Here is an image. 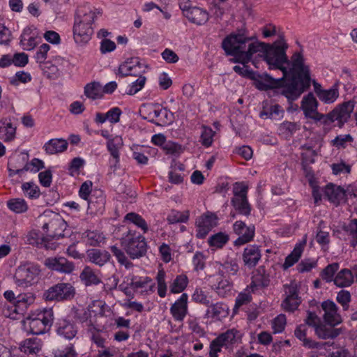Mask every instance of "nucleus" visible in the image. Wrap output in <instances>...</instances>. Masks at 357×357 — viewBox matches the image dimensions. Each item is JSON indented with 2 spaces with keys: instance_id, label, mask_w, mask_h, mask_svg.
I'll use <instances>...</instances> for the list:
<instances>
[{
  "instance_id": "obj_13",
  "label": "nucleus",
  "mask_w": 357,
  "mask_h": 357,
  "mask_svg": "<svg viewBox=\"0 0 357 357\" xmlns=\"http://www.w3.org/2000/svg\"><path fill=\"white\" fill-rule=\"evenodd\" d=\"M269 45L264 43L255 41V43L248 44V48L246 52H242L237 54H227V56H233L234 58L231 59L232 63H241L243 65L248 63L255 54L262 56Z\"/></svg>"
},
{
  "instance_id": "obj_7",
  "label": "nucleus",
  "mask_w": 357,
  "mask_h": 357,
  "mask_svg": "<svg viewBox=\"0 0 357 357\" xmlns=\"http://www.w3.org/2000/svg\"><path fill=\"white\" fill-rule=\"evenodd\" d=\"M144 110L147 114L146 119L157 126H165L174 121V114L158 103L144 105Z\"/></svg>"
},
{
  "instance_id": "obj_48",
  "label": "nucleus",
  "mask_w": 357,
  "mask_h": 357,
  "mask_svg": "<svg viewBox=\"0 0 357 357\" xmlns=\"http://www.w3.org/2000/svg\"><path fill=\"white\" fill-rule=\"evenodd\" d=\"M340 265L334 262L327 265L319 273L320 278L327 283L335 281V273L338 271Z\"/></svg>"
},
{
  "instance_id": "obj_22",
  "label": "nucleus",
  "mask_w": 357,
  "mask_h": 357,
  "mask_svg": "<svg viewBox=\"0 0 357 357\" xmlns=\"http://www.w3.org/2000/svg\"><path fill=\"white\" fill-rule=\"evenodd\" d=\"M106 145L107 149L112 158L109 160L111 167L116 169L120 162V150L123 146V139L121 137L116 135L109 139Z\"/></svg>"
},
{
  "instance_id": "obj_33",
  "label": "nucleus",
  "mask_w": 357,
  "mask_h": 357,
  "mask_svg": "<svg viewBox=\"0 0 357 357\" xmlns=\"http://www.w3.org/2000/svg\"><path fill=\"white\" fill-rule=\"evenodd\" d=\"M68 146V143L66 139L55 138L47 142L43 146V149L46 153L52 155L65 151Z\"/></svg>"
},
{
  "instance_id": "obj_61",
  "label": "nucleus",
  "mask_w": 357,
  "mask_h": 357,
  "mask_svg": "<svg viewBox=\"0 0 357 357\" xmlns=\"http://www.w3.org/2000/svg\"><path fill=\"white\" fill-rule=\"evenodd\" d=\"M110 250L119 264L124 265L126 268H129L132 265V263L129 261L125 252L121 249L116 245H112L110 247Z\"/></svg>"
},
{
  "instance_id": "obj_42",
  "label": "nucleus",
  "mask_w": 357,
  "mask_h": 357,
  "mask_svg": "<svg viewBox=\"0 0 357 357\" xmlns=\"http://www.w3.org/2000/svg\"><path fill=\"white\" fill-rule=\"evenodd\" d=\"M84 93L89 99L92 100L100 99L103 96L102 86L98 82H90L84 86Z\"/></svg>"
},
{
  "instance_id": "obj_57",
  "label": "nucleus",
  "mask_w": 357,
  "mask_h": 357,
  "mask_svg": "<svg viewBox=\"0 0 357 357\" xmlns=\"http://www.w3.org/2000/svg\"><path fill=\"white\" fill-rule=\"evenodd\" d=\"M22 190L25 196L30 199H36L40 195L38 186L33 182H25L22 185Z\"/></svg>"
},
{
  "instance_id": "obj_19",
  "label": "nucleus",
  "mask_w": 357,
  "mask_h": 357,
  "mask_svg": "<svg viewBox=\"0 0 357 357\" xmlns=\"http://www.w3.org/2000/svg\"><path fill=\"white\" fill-rule=\"evenodd\" d=\"M323 192L325 198L335 206L345 202L346 192L340 185L329 183L324 187Z\"/></svg>"
},
{
  "instance_id": "obj_41",
  "label": "nucleus",
  "mask_w": 357,
  "mask_h": 357,
  "mask_svg": "<svg viewBox=\"0 0 357 357\" xmlns=\"http://www.w3.org/2000/svg\"><path fill=\"white\" fill-rule=\"evenodd\" d=\"M187 18L194 24L202 25L208 21V13L206 10L195 6L189 14L187 13Z\"/></svg>"
},
{
  "instance_id": "obj_17",
  "label": "nucleus",
  "mask_w": 357,
  "mask_h": 357,
  "mask_svg": "<svg viewBox=\"0 0 357 357\" xmlns=\"http://www.w3.org/2000/svg\"><path fill=\"white\" fill-rule=\"evenodd\" d=\"M321 306L324 312L323 318L326 324L335 326L342 323V319L338 312V307L333 301H325L322 302Z\"/></svg>"
},
{
  "instance_id": "obj_54",
  "label": "nucleus",
  "mask_w": 357,
  "mask_h": 357,
  "mask_svg": "<svg viewBox=\"0 0 357 357\" xmlns=\"http://www.w3.org/2000/svg\"><path fill=\"white\" fill-rule=\"evenodd\" d=\"M229 241V236L222 232H218L209 237L208 243L211 247L222 248Z\"/></svg>"
},
{
  "instance_id": "obj_53",
  "label": "nucleus",
  "mask_w": 357,
  "mask_h": 357,
  "mask_svg": "<svg viewBox=\"0 0 357 357\" xmlns=\"http://www.w3.org/2000/svg\"><path fill=\"white\" fill-rule=\"evenodd\" d=\"M338 96V89L336 86H333L329 89H324L321 91L318 98L324 103L330 104L334 102Z\"/></svg>"
},
{
  "instance_id": "obj_50",
  "label": "nucleus",
  "mask_w": 357,
  "mask_h": 357,
  "mask_svg": "<svg viewBox=\"0 0 357 357\" xmlns=\"http://www.w3.org/2000/svg\"><path fill=\"white\" fill-rule=\"evenodd\" d=\"M124 220L128 221L136 225L138 228L142 230L144 234H146L149 230V227L146 220L140 215L136 213L131 212L127 213L124 217Z\"/></svg>"
},
{
  "instance_id": "obj_39",
  "label": "nucleus",
  "mask_w": 357,
  "mask_h": 357,
  "mask_svg": "<svg viewBox=\"0 0 357 357\" xmlns=\"http://www.w3.org/2000/svg\"><path fill=\"white\" fill-rule=\"evenodd\" d=\"M343 230L349 245L356 248L357 246V218L351 219L347 224L344 225Z\"/></svg>"
},
{
  "instance_id": "obj_10",
  "label": "nucleus",
  "mask_w": 357,
  "mask_h": 357,
  "mask_svg": "<svg viewBox=\"0 0 357 357\" xmlns=\"http://www.w3.org/2000/svg\"><path fill=\"white\" fill-rule=\"evenodd\" d=\"M283 290L284 299L281 307L286 312H293L298 308L302 302L298 287L295 282H291L283 285Z\"/></svg>"
},
{
  "instance_id": "obj_4",
  "label": "nucleus",
  "mask_w": 357,
  "mask_h": 357,
  "mask_svg": "<svg viewBox=\"0 0 357 357\" xmlns=\"http://www.w3.org/2000/svg\"><path fill=\"white\" fill-rule=\"evenodd\" d=\"M41 273L40 265L25 261L19 265L15 269L13 279L15 284L20 287L27 288L36 284Z\"/></svg>"
},
{
  "instance_id": "obj_35",
  "label": "nucleus",
  "mask_w": 357,
  "mask_h": 357,
  "mask_svg": "<svg viewBox=\"0 0 357 357\" xmlns=\"http://www.w3.org/2000/svg\"><path fill=\"white\" fill-rule=\"evenodd\" d=\"M79 278L86 286L97 285L101 282V278L98 271L89 266H85L80 273Z\"/></svg>"
},
{
  "instance_id": "obj_62",
  "label": "nucleus",
  "mask_w": 357,
  "mask_h": 357,
  "mask_svg": "<svg viewBox=\"0 0 357 357\" xmlns=\"http://www.w3.org/2000/svg\"><path fill=\"white\" fill-rule=\"evenodd\" d=\"M194 271L199 272L205 268L206 257L203 252L197 251L192 259Z\"/></svg>"
},
{
  "instance_id": "obj_3",
  "label": "nucleus",
  "mask_w": 357,
  "mask_h": 357,
  "mask_svg": "<svg viewBox=\"0 0 357 357\" xmlns=\"http://www.w3.org/2000/svg\"><path fill=\"white\" fill-rule=\"evenodd\" d=\"M142 71V66L138 57L128 59L119 66L117 75L121 77L139 75L135 82L128 85L127 94L135 95L144 86L146 78L140 75Z\"/></svg>"
},
{
  "instance_id": "obj_9",
  "label": "nucleus",
  "mask_w": 357,
  "mask_h": 357,
  "mask_svg": "<svg viewBox=\"0 0 357 357\" xmlns=\"http://www.w3.org/2000/svg\"><path fill=\"white\" fill-rule=\"evenodd\" d=\"M61 224L59 220H51L47 223H45L43 226V230L47 233L45 236H43L40 242H36V244L40 248H45L46 250H54L57 248L60 243L57 241L61 238H63V234L57 233L56 230L57 227Z\"/></svg>"
},
{
  "instance_id": "obj_24",
  "label": "nucleus",
  "mask_w": 357,
  "mask_h": 357,
  "mask_svg": "<svg viewBox=\"0 0 357 357\" xmlns=\"http://www.w3.org/2000/svg\"><path fill=\"white\" fill-rule=\"evenodd\" d=\"M318 105V101L313 93H309L303 96L301 100V109L307 119H313L319 113Z\"/></svg>"
},
{
  "instance_id": "obj_38",
  "label": "nucleus",
  "mask_w": 357,
  "mask_h": 357,
  "mask_svg": "<svg viewBox=\"0 0 357 357\" xmlns=\"http://www.w3.org/2000/svg\"><path fill=\"white\" fill-rule=\"evenodd\" d=\"M33 301L34 298L31 294H20L17 297L16 304L9 306V308L16 314H22Z\"/></svg>"
},
{
  "instance_id": "obj_28",
  "label": "nucleus",
  "mask_w": 357,
  "mask_h": 357,
  "mask_svg": "<svg viewBox=\"0 0 357 357\" xmlns=\"http://www.w3.org/2000/svg\"><path fill=\"white\" fill-rule=\"evenodd\" d=\"M130 284L135 290L142 289V294H145L146 295L153 293L155 291V282L148 276H134L132 278Z\"/></svg>"
},
{
  "instance_id": "obj_47",
  "label": "nucleus",
  "mask_w": 357,
  "mask_h": 357,
  "mask_svg": "<svg viewBox=\"0 0 357 357\" xmlns=\"http://www.w3.org/2000/svg\"><path fill=\"white\" fill-rule=\"evenodd\" d=\"M284 109L283 108L278 105H273L271 106L268 109H264L260 112V117L263 119H272L278 120L283 117L284 115Z\"/></svg>"
},
{
  "instance_id": "obj_21",
  "label": "nucleus",
  "mask_w": 357,
  "mask_h": 357,
  "mask_svg": "<svg viewBox=\"0 0 357 357\" xmlns=\"http://www.w3.org/2000/svg\"><path fill=\"white\" fill-rule=\"evenodd\" d=\"M188 295L183 293L170 307V313L175 321H182L188 314Z\"/></svg>"
},
{
  "instance_id": "obj_63",
  "label": "nucleus",
  "mask_w": 357,
  "mask_h": 357,
  "mask_svg": "<svg viewBox=\"0 0 357 357\" xmlns=\"http://www.w3.org/2000/svg\"><path fill=\"white\" fill-rule=\"evenodd\" d=\"M351 300V294L347 290H341L337 294L336 301L342 305L344 310L349 309Z\"/></svg>"
},
{
  "instance_id": "obj_8",
  "label": "nucleus",
  "mask_w": 357,
  "mask_h": 357,
  "mask_svg": "<svg viewBox=\"0 0 357 357\" xmlns=\"http://www.w3.org/2000/svg\"><path fill=\"white\" fill-rule=\"evenodd\" d=\"M247 185L242 183H236L234 185V197L231 199V204L234 209L241 215L249 216L252 207L248 200Z\"/></svg>"
},
{
  "instance_id": "obj_46",
  "label": "nucleus",
  "mask_w": 357,
  "mask_h": 357,
  "mask_svg": "<svg viewBox=\"0 0 357 357\" xmlns=\"http://www.w3.org/2000/svg\"><path fill=\"white\" fill-rule=\"evenodd\" d=\"M300 129V126L295 122L284 121L278 129V134L285 139H289Z\"/></svg>"
},
{
  "instance_id": "obj_14",
  "label": "nucleus",
  "mask_w": 357,
  "mask_h": 357,
  "mask_svg": "<svg viewBox=\"0 0 357 357\" xmlns=\"http://www.w3.org/2000/svg\"><path fill=\"white\" fill-rule=\"evenodd\" d=\"M218 217L215 213L206 212L196 220V236L204 238L209 231L216 226Z\"/></svg>"
},
{
  "instance_id": "obj_55",
  "label": "nucleus",
  "mask_w": 357,
  "mask_h": 357,
  "mask_svg": "<svg viewBox=\"0 0 357 357\" xmlns=\"http://www.w3.org/2000/svg\"><path fill=\"white\" fill-rule=\"evenodd\" d=\"M109 307L106 305L105 302L101 300H96L91 302L89 305L88 310L90 312L93 313L95 316L104 317L105 316L106 310Z\"/></svg>"
},
{
  "instance_id": "obj_40",
  "label": "nucleus",
  "mask_w": 357,
  "mask_h": 357,
  "mask_svg": "<svg viewBox=\"0 0 357 357\" xmlns=\"http://www.w3.org/2000/svg\"><path fill=\"white\" fill-rule=\"evenodd\" d=\"M226 347L235 344L241 341V333L235 328L227 330L217 337Z\"/></svg>"
},
{
  "instance_id": "obj_32",
  "label": "nucleus",
  "mask_w": 357,
  "mask_h": 357,
  "mask_svg": "<svg viewBox=\"0 0 357 357\" xmlns=\"http://www.w3.org/2000/svg\"><path fill=\"white\" fill-rule=\"evenodd\" d=\"M43 342L38 337H30L23 340L20 344V351L26 354H36L42 349Z\"/></svg>"
},
{
  "instance_id": "obj_58",
  "label": "nucleus",
  "mask_w": 357,
  "mask_h": 357,
  "mask_svg": "<svg viewBox=\"0 0 357 357\" xmlns=\"http://www.w3.org/2000/svg\"><path fill=\"white\" fill-rule=\"evenodd\" d=\"M192 301L195 303L208 307L211 305V298L201 288H196L192 295Z\"/></svg>"
},
{
  "instance_id": "obj_49",
  "label": "nucleus",
  "mask_w": 357,
  "mask_h": 357,
  "mask_svg": "<svg viewBox=\"0 0 357 357\" xmlns=\"http://www.w3.org/2000/svg\"><path fill=\"white\" fill-rule=\"evenodd\" d=\"M190 213L188 211H179L172 210L167 217L169 224L185 223L188 221Z\"/></svg>"
},
{
  "instance_id": "obj_30",
  "label": "nucleus",
  "mask_w": 357,
  "mask_h": 357,
  "mask_svg": "<svg viewBox=\"0 0 357 357\" xmlns=\"http://www.w3.org/2000/svg\"><path fill=\"white\" fill-rule=\"evenodd\" d=\"M105 197L102 191L92 194L87 201L88 210L90 213H102L105 208Z\"/></svg>"
},
{
  "instance_id": "obj_6",
  "label": "nucleus",
  "mask_w": 357,
  "mask_h": 357,
  "mask_svg": "<svg viewBox=\"0 0 357 357\" xmlns=\"http://www.w3.org/2000/svg\"><path fill=\"white\" fill-rule=\"evenodd\" d=\"M244 30H239L227 36L222 40L221 47L225 54H237L246 52L248 44L252 43Z\"/></svg>"
},
{
  "instance_id": "obj_5",
  "label": "nucleus",
  "mask_w": 357,
  "mask_h": 357,
  "mask_svg": "<svg viewBox=\"0 0 357 357\" xmlns=\"http://www.w3.org/2000/svg\"><path fill=\"white\" fill-rule=\"evenodd\" d=\"M54 319L52 308L38 310L26 318V323L29 326V331L34 335L45 333L51 327Z\"/></svg>"
},
{
  "instance_id": "obj_25",
  "label": "nucleus",
  "mask_w": 357,
  "mask_h": 357,
  "mask_svg": "<svg viewBox=\"0 0 357 357\" xmlns=\"http://www.w3.org/2000/svg\"><path fill=\"white\" fill-rule=\"evenodd\" d=\"M270 275L266 271L264 266H259L255 272L252 282L250 284V288L252 291L254 292L255 290L259 289L266 288L270 284Z\"/></svg>"
},
{
  "instance_id": "obj_52",
  "label": "nucleus",
  "mask_w": 357,
  "mask_h": 357,
  "mask_svg": "<svg viewBox=\"0 0 357 357\" xmlns=\"http://www.w3.org/2000/svg\"><path fill=\"white\" fill-rule=\"evenodd\" d=\"M238 270L239 266L235 260L227 261L224 264L217 263V271L221 272L222 275L227 273L229 275H234Z\"/></svg>"
},
{
  "instance_id": "obj_31",
  "label": "nucleus",
  "mask_w": 357,
  "mask_h": 357,
  "mask_svg": "<svg viewBox=\"0 0 357 357\" xmlns=\"http://www.w3.org/2000/svg\"><path fill=\"white\" fill-rule=\"evenodd\" d=\"M334 327L320 322L314 328L315 334L320 339H334L341 333L340 329Z\"/></svg>"
},
{
  "instance_id": "obj_56",
  "label": "nucleus",
  "mask_w": 357,
  "mask_h": 357,
  "mask_svg": "<svg viewBox=\"0 0 357 357\" xmlns=\"http://www.w3.org/2000/svg\"><path fill=\"white\" fill-rule=\"evenodd\" d=\"M166 273L161 269L158 271L156 275L158 294L160 298H165L167 295V285L165 280Z\"/></svg>"
},
{
  "instance_id": "obj_59",
  "label": "nucleus",
  "mask_w": 357,
  "mask_h": 357,
  "mask_svg": "<svg viewBox=\"0 0 357 357\" xmlns=\"http://www.w3.org/2000/svg\"><path fill=\"white\" fill-rule=\"evenodd\" d=\"M215 132L208 126H202L200 142L205 147H209L213 142Z\"/></svg>"
},
{
  "instance_id": "obj_43",
  "label": "nucleus",
  "mask_w": 357,
  "mask_h": 357,
  "mask_svg": "<svg viewBox=\"0 0 357 357\" xmlns=\"http://www.w3.org/2000/svg\"><path fill=\"white\" fill-rule=\"evenodd\" d=\"M16 127L13 126L10 121L5 119L0 121V138L5 142H10L15 137Z\"/></svg>"
},
{
  "instance_id": "obj_36",
  "label": "nucleus",
  "mask_w": 357,
  "mask_h": 357,
  "mask_svg": "<svg viewBox=\"0 0 357 357\" xmlns=\"http://www.w3.org/2000/svg\"><path fill=\"white\" fill-rule=\"evenodd\" d=\"M307 326L301 324L296 327L294 331V335L303 342V345L308 349H319L321 347L320 343L306 337Z\"/></svg>"
},
{
  "instance_id": "obj_27",
  "label": "nucleus",
  "mask_w": 357,
  "mask_h": 357,
  "mask_svg": "<svg viewBox=\"0 0 357 357\" xmlns=\"http://www.w3.org/2000/svg\"><path fill=\"white\" fill-rule=\"evenodd\" d=\"M354 108V102L348 101L344 102L339 107H337L332 111L333 114H334V119L338 122V126L340 128L347 122Z\"/></svg>"
},
{
  "instance_id": "obj_34",
  "label": "nucleus",
  "mask_w": 357,
  "mask_h": 357,
  "mask_svg": "<svg viewBox=\"0 0 357 357\" xmlns=\"http://www.w3.org/2000/svg\"><path fill=\"white\" fill-rule=\"evenodd\" d=\"M89 261L99 266L105 265L110 259V254L106 250L90 249L86 252Z\"/></svg>"
},
{
  "instance_id": "obj_18",
  "label": "nucleus",
  "mask_w": 357,
  "mask_h": 357,
  "mask_svg": "<svg viewBox=\"0 0 357 357\" xmlns=\"http://www.w3.org/2000/svg\"><path fill=\"white\" fill-rule=\"evenodd\" d=\"M45 265L50 270L62 273H70L75 269L74 263L63 257H48Z\"/></svg>"
},
{
  "instance_id": "obj_16",
  "label": "nucleus",
  "mask_w": 357,
  "mask_h": 357,
  "mask_svg": "<svg viewBox=\"0 0 357 357\" xmlns=\"http://www.w3.org/2000/svg\"><path fill=\"white\" fill-rule=\"evenodd\" d=\"M233 230L238 235V238L234 241V245L237 246L252 241L255 234V227L253 225L247 226L244 222L240 220L234 223Z\"/></svg>"
},
{
  "instance_id": "obj_60",
  "label": "nucleus",
  "mask_w": 357,
  "mask_h": 357,
  "mask_svg": "<svg viewBox=\"0 0 357 357\" xmlns=\"http://www.w3.org/2000/svg\"><path fill=\"white\" fill-rule=\"evenodd\" d=\"M354 138L350 134L340 135L332 140L331 144L337 149H345L348 144L353 142Z\"/></svg>"
},
{
  "instance_id": "obj_44",
  "label": "nucleus",
  "mask_w": 357,
  "mask_h": 357,
  "mask_svg": "<svg viewBox=\"0 0 357 357\" xmlns=\"http://www.w3.org/2000/svg\"><path fill=\"white\" fill-rule=\"evenodd\" d=\"M206 313L213 318L221 319L226 317L229 314V307L222 302H218L208 306Z\"/></svg>"
},
{
  "instance_id": "obj_29",
  "label": "nucleus",
  "mask_w": 357,
  "mask_h": 357,
  "mask_svg": "<svg viewBox=\"0 0 357 357\" xmlns=\"http://www.w3.org/2000/svg\"><path fill=\"white\" fill-rule=\"evenodd\" d=\"M305 245L306 238L296 244L294 250L286 257L284 262L282 265V268L284 271L289 269L299 261Z\"/></svg>"
},
{
  "instance_id": "obj_11",
  "label": "nucleus",
  "mask_w": 357,
  "mask_h": 357,
  "mask_svg": "<svg viewBox=\"0 0 357 357\" xmlns=\"http://www.w3.org/2000/svg\"><path fill=\"white\" fill-rule=\"evenodd\" d=\"M75 294V288L71 284L60 282L47 289L43 296L46 301H62L72 299Z\"/></svg>"
},
{
  "instance_id": "obj_1",
  "label": "nucleus",
  "mask_w": 357,
  "mask_h": 357,
  "mask_svg": "<svg viewBox=\"0 0 357 357\" xmlns=\"http://www.w3.org/2000/svg\"><path fill=\"white\" fill-rule=\"evenodd\" d=\"M288 46L284 39L280 38L268 45L262 56L270 70H280L282 77L275 79L264 74L255 80L256 87L261 91L281 88L280 93L289 100H296L311 84L310 71L304 63L301 53L296 52L288 59L286 50Z\"/></svg>"
},
{
  "instance_id": "obj_64",
  "label": "nucleus",
  "mask_w": 357,
  "mask_h": 357,
  "mask_svg": "<svg viewBox=\"0 0 357 357\" xmlns=\"http://www.w3.org/2000/svg\"><path fill=\"white\" fill-rule=\"evenodd\" d=\"M317 265V261L311 259H305L297 265L296 269L298 273H303L310 271Z\"/></svg>"
},
{
  "instance_id": "obj_51",
  "label": "nucleus",
  "mask_w": 357,
  "mask_h": 357,
  "mask_svg": "<svg viewBox=\"0 0 357 357\" xmlns=\"http://www.w3.org/2000/svg\"><path fill=\"white\" fill-rule=\"evenodd\" d=\"M7 207L16 213H25L28 210V205L24 199L14 198L7 202Z\"/></svg>"
},
{
  "instance_id": "obj_20",
  "label": "nucleus",
  "mask_w": 357,
  "mask_h": 357,
  "mask_svg": "<svg viewBox=\"0 0 357 357\" xmlns=\"http://www.w3.org/2000/svg\"><path fill=\"white\" fill-rule=\"evenodd\" d=\"M56 334L66 340L73 339L77 333V327L75 324L66 319H59L54 325Z\"/></svg>"
},
{
  "instance_id": "obj_26",
  "label": "nucleus",
  "mask_w": 357,
  "mask_h": 357,
  "mask_svg": "<svg viewBox=\"0 0 357 357\" xmlns=\"http://www.w3.org/2000/svg\"><path fill=\"white\" fill-rule=\"evenodd\" d=\"M261 254L260 248L257 245H248L244 249L243 253V261L245 266L248 268L256 266L261 259Z\"/></svg>"
},
{
  "instance_id": "obj_12",
  "label": "nucleus",
  "mask_w": 357,
  "mask_h": 357,
  "mask_svg": "<svg viewBox=\"0 0 357 357\" xmlns=\"http://www.w3.org/2000/svg\"><path fill=\"white\" fill-rule=\"evenodd\" d=\"M207 281L211 289L220 297H227L231 294L233 284L221 272L217 271L210 275Z\"/></svg>"
},
{
  "instance_id": "obj_23",
  "label": "nucleus",
  "mask_w": 357,
  "mask_h": 357,
  "mask_svg": "<svg viewBox=\"0 0 357 357\" xmlns=\"http://www.w3.org/2000/svg\"><path fill=\"white\" fill-rule=\"evenodd\" d=\"M98 9L88 3H84L78 6L75 20L94 25L97 17Z\"/></svg>"
},
{
  "instance_id": "obj_15",
  "label": "nucleus",
  "mask_w": 357,
  "mask_h": 357,
  "mask_svg": "<svg viewBox=\"0 0 357 357\" xmlns=\"http://www.w3.org/2000/svg\"><path fill=\"white\" fill-rule=\"evenodd\" d=\"M93 31L94 25L75 20L73 32L74 40L77 44H86L91 39Z\"/></svg>"
},
{
  "instance_id": "obj_37",
  "label": "nucleus",
  "mask_w": 357,
  "mask_h": 357,
  "mask_svg": "<svg viewBox=\"0 0 357 357\" xmlns=\"http://www.w3.org/2000/svg\"><path fill=\"white\" fill-rule=\"evenodd\" d=\"M354 282L352 271L348 268H343L337 273L333 283L337 287L343 288L350 287Z\"/></svg>"
},
{
  "instance_id": "obj_45",
  "label": "nucleus",
  "mask_w": 357,
  "mask_h": 357,
  "mask_svg": "<svg viewBox=\"0 0 357 357\" xmlns=\"http://www.w3.org/2000/svg\"><path fill=\"white\" fill-rule=\"evenodd\" d=\"M188 282L189 280L185 274L176 275L169 284L170 292L174 294L183 292L187 287Z\"/></svg>"
},
{
  "instance_id": "obj_2",
  "label": "nucleus",
  "mask_w": 357,
  "mask_h": 357,
  "mask_svg": "<svg viewBox=\"0 0 357 357\" xmlns=\"http://www.w3.org/2000/svg\"><path fill=\"white\" fill-rule=\"evenodd\" d=\"M119 230L121 231V245L131 259H139L146 254L147 245L142 234L125 226Z\"/></svg>"
}]
</instances>
